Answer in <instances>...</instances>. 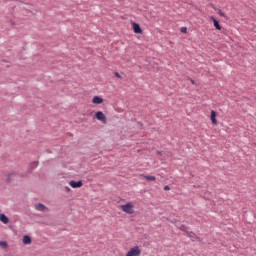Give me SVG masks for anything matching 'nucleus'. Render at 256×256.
<instances>
[{
  "label": "nucleus",
  "instance_id": "2",
  "mask_svg": "<svg viewBox=\"0 0 256 256\" xmlns=\"http://www.w3.org/2000/svg\"><path fill=\"white\" fill-rule=\"evenodd\" d=\"M143 253V250L139 246H134L129 249V251L126 253V256H141Z\"/></svg>",
  "mask_w": 256,
  "mask_h": 256
},
{
  "label": "nucleus",
  "instance_id": "12",
  "mask_svg": "<svg viewBox=\"0 0 256 256\" xmlns=\"http://www.w3.org/2000/svg\"><path fill=\"white\" fill-rule=\"evenodd\" d=\"M0 247L1 249H7V247H9V244H7V241H0Z\"/></svg>",
  "mask_w": 256,
  "mask_h": 256
},
{
  "label": "nucleus",
  "instance_id": "18",
  "mask_svg": "<svg viewBox=\"0 0 256 256\" xmlns=\"http://www.w3.org/2000/svg\"><path fill=\"white\" fill-rule=\"evenodd\" d=\"M187 235L189 236V237H193V235H195V234H193L192 232H187Z\"/></svg>",
  "mask_w": 256,
  "mask_h": 256
},
{
  "label": "nucleus",
  "instance_id": "7",
  "mask_svg": "<svg viewBox=\"0 0 256 256\" xmlns=\"http://www.w3.org/2000/svg\"><path fill=\"white\" fill-rule=\"evenodd\" d=\"M103 98H101L100 96H94L92 99V103L94 105H101V103H103Z\"/></svg>",
  "mask_w": 256,
  "mask_h": 256
},
{
  "label": "nucleus",
  "instance_id": "11",
  "mask_svg": "<svg viewBox=\"0 0 256 256\" xmlns=\"http://www.w3.org/2000/svg\"><path fill=\"white\" fill-rule=\"evenodd\" d=\"M23 245H31V237L30 236L25 235L23 237Z\"/></svg>",
  "mask_w": 256,
  "mask_h": 256
},
{
  "label": "nucleus",
  "instance_id": "3",
  "mask_svg": "<svg viewBox=\"0 0 256 256\" xmlns=\"http://www.w3.org/2000/svg\"><path fill=\"white\" fill-rule=\"evenodd\" d=\"M95 118L97 121H101V123L107 124V116L102 111H98L95 113Z\"/></svg>",
  "mask_w": 256,
  "mask_h": 256
},
{
  "label": "nucleus",
  "instance_id": "1",
  "mask_svg": "<svg viewBox=\"0 0 256 256\" xmlns=\"http://www.w3.org/2000/svg\"><path fill=\"white\" fill-rule=\"evenodd\" d=\"M120 209L123 213H127V215H133L135 213V204L133 202H128L120 206Z\"/></svg>",
  "mask_w": 256,
  "mask_h": 256
},
{
  "label": "nucleus",
  "instance_id": "16",
  "mask_svg": "<svg viewBox=\"0 0 256 256\" xmlns=\"http://www.w3.org/2000/svg\"><path fill=\"white\" fill-rule=\"evenodd\" d=\"M180 31H181V33H187V27H182V28L180 29Z\"/></svg>",
  "mask_w": 256,
  "mask_h": 256
},
{
  "label": "nucleus",
  "instance_id": "15",
  "mask_svg": "<svg viewBox=\"0 0 256 256\" xmlns=\"http://www.w3.org/2000/svg\"><path fill=\"white\" fill-rule=\"evenodd\" d=\"M218 15H220V17H225V13H223L221 10H218Z\"/></svg>",
  "mask_w": 256,
  "mask_h": 256
},
{
  "label": "nucleus",
  "instance_id": "10",
  "mask_svg": "<svg viewBox=\"0 0 256 256\" xmlns=\"http://www.w3.org/2000/svg\"><path fill=\"white\" fill-rule=\"evenodd\" d=\"M213 23H214V27L218 30L221 31V25L219 24V21H217V19H215V17H211Z\"/></svg>",
  "mask_w": 256,
  "mask_h": 256
},
{
  "label": "nucleus",
  "instance_id": "9",
  "mask_svg": "<svg viewBox=\"0 0 256 256\" xmlns=\"http://www.w3.org/2000/svg\"><path fill=\"white\" fill-rule=\"evenodd\" d=\"M0 221L1 223H4V225H7V223H9V218L5 214H0Z\"/></svg>",
  "mask_w": 256,
  "mask_h": 256
},
{
  "label": "nucleus",
  "instance_id": "5",
  "mask_svg": "<svg viewBox=\"0 0 256 256\" xmlns=\"http://www.w3.org/2000/svg\"><path fill=\"white\" fill-rule=\"evenodd\" d=\"M132 28H133L134 33H137V34L143 33V29H141V26L135 22L132 23Z\"/></svg>",
  "mask_w": 256,
  "mask_h": 256
},
{
  "label": "nucleus",
  "instance_id": "17",
  "mask_svg": "<svg viewBox=\"0 0 256 256\" xmlns=\"http://www.w3.org/2000/svg\"><path fill=\"white\" fill-rule=\"evenodd\" d=\"M170 189H171V188H170L169 186H167V185L164 186V191H170Z\"/></svg>",
  "mask_w": 256,
  "mask_h": 256
},
{
  "label": "nucleus",
  "instance_id": "19",
  "mask_svg": "<svg viewBox=\"0 0 256 256\" xmlns=\"http://www.w3.org/2000/svg\"><path fill=\"white\" fill-rule=\"evenodd\" d=\"M116 77H118V79H121V75L119 73H116Z\"/></svg>",
  "mask_w": 256,
  "mask_h": 256
},
{
  "label": "nucleus",
  "instance_id": "13",
  "mask_svg": "<svg viewBox=\"0 0 256 256\" xmlns=\"http://www.w3.org/2000/svg\"><path fill=\"white\" fill-rule=\"evenodd\" d=\"M144 179H147V181H155V176H144Z\"/></svg>",
  "mask_w": 256,
  "mask_h": 256
},
{
  "label": "nucleus",
  "instance_id": "20",
  "mask_svg": "<svg viewBox=\"0 0 256 256\" xmlns=\"http://www.w3.org/2000/svg\"><path fill=\"white\" fill-rule=\"evenodd\" d=\"M192 85H195V80H191Z\"/></svg>",
  "mask_w": 256,
  "mask_h": 256
},
{
  "label": "nucleus",
  "instance_id": "4",
  "mask_svg": "<svg viewBox=\"0 0 256 256\" xmlns=\"http://www.w3.org/2000/svg\"><path fill=\"white\" fill-rule=\"evenodd\" d=\"M69 185L72 187V189H80V187H83V181L80 180L76 182L72 180L69 182Z\"/></svg>",
  "mask_w": 256,
  "mask_h": 256
},
{
  "label": "nucleus",
  "instance_id": "6",
  "mask_svg": "<svg viewBox=\"0 0 256 256\" xmlns=\"http://www.w3.org/2000/svg\"><path fill=\"white\" fill-rule=\"evenodd\" d=\"M36 211H42V213H45L47 210V206L43 205L42 203H37L34 205Z\"/></svg>",
  "mask_w": 256,
  "mask_h": 256
},
{
  "label": "nucleus",
  "instance_id": "21",
  "mask_svg": "<svg viewBox=\"0 0 256 256\" xmlns=\"http://www.w3.org/2000/svg\"><path fill=\"white\" fill-rule=\"evenodd\" d=\"M157 153H158V155H161V152L158 151Z\"/></svg>",
  "mask_w": 256,
  "mask_h": 256
},
{
  "label": "nucleus",
  "instance_id": "14",
  "mask_svg": "<svg viewBox=\"0 0 256 256\" xmlns=\"http://www.w3.org/2000/svg\"><path fill=\"white\" fill-rule=\"evenodd\" d=\"M178 229H180V231H184L185 233H187V227L185 225L178 226Z\"/></svg>",
  "mask_w": 256,
  "mask_h": 256
},
{
  "label": "nucleus",
  "instance_id": "8",
  "mask_svg": "<svg viewBox=\"0 0 256 256\" xmlns=\"http://www.w3.org/2000/svg\"><path fill=\"white\" fill-rule=\"evenodd\" d=\"M210 119L213 125H217V112H215V110L211 111Z\"/></svg>",
  "mask_w": 256,
  "mask_h": 256
}]
</instances>
